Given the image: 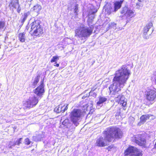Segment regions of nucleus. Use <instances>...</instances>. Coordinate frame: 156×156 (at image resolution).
Masks as SVG:
<instances>
[{"label": "nucleus", "mask_w": 156, "mask_h": 156, "mask_svg": "<svg viewBox=\"0 0 156 156\" xmlns=\"http://www.w3.org/2000/svg\"><path fill=\"white\" fill-rule=\"evenodd\" d=\"M5 25V22L2 20H0V30L3 29Z\"/></svg>", "instance_id": "obj_25"}, {"label": "nucleus", "mask_w": 156, "mask_h": 156, "mask_svg": "<svg viewBox=\"0 0 156 156\" xmlns=\"http://www.w3.org/2000/svg\"><path fill=\"white\" fill-rule=\"evenodd\" d=\"M44 92L43 80H42L41 81V84L35 89L34 93L37 96L40 97L43 95Z\"/></svg>", "instance_id": "obj_10"}, {"label": "nucleus", "mask_w": 156, "mask_h": 156, "mask_svg": "<svg viewBox=\"0 0 156 156\" xmlns=\"http://www.w3.org/2000/svg\"><path fill=\"white\" fill-rule=\"evenodd\" d=\"M110 147H108V149H109V148H110Z\"/></svg>", "instance_id": "obj_39"}, {"label": "nucleus", "mask_w": 156, "mask_h": 156, "mask_svg": "<svg viewBox=\"0 0 156 156\" xmlns=\"http://www.w3.org/2000/svg\"><path fill=\"white\" fill-rule=\"evenodd\" d=\"M19 4L18 0H11L9 7L11 9H12L13 8L16 9L19 6Z\"/></svg>", "instance_id": "obj_14"}, {"label": "nucleus", "mask_w": 156, "mask_h": 156, "mask_svg": "<svg viewBox=\"0 0 156 156\" xmlns=\"http://www.w3.org/2000/svg\"><path fill=\"white\" fill-rule=\"evenodd\" d=\"M152 25L153 24L152 23H149L144 27L143 29V37L144 39H147L149 38L150 34L148 35L147 32Z\"/></svg>", "instance_id": "obj_11"}, {"label": "nucleus", "mask_w": 156, "mask_h": 156, "mask_svg": "<svg viewBox=\"0 0 156 156\" xmlns=\"http://www.w3.org/2000/svg\"><path fill=\"white\" fill-rule=\"evenodd\" d=\"M122 94H120L117 97H116L115 98V100L118 102V103H119L120 99V97H122Z\"/></svg>", "instance_id": "obj_29"}, {"label": "nucleus", "mask_w": 156, "mask_h": 156, "mask_svg": "<svg viewBox=\"0 0 156 156\" xmlns=\"http://www.w3.org/2000/svg\"><path fill=\"white\" fill-rule=\"evenodd\" d=\"M38 102V98L35 96L30 98L23 105L24 109L30 108L35 106Z\"/></svg>", "instance_id": "obj_6"}, {"label": "nucleus", "mask_w": 156, "mask_h": 156, "mask_svg": "<svg viewBox=\"0 0 156 156\" xmlns=\"http://www.w3.org/2000/svg\"><path fill=\"white\" fill-rule=\"evenodd\" d=\"M123 0H120L119 1L116 2L114 3V11L116 12L120 9L123 2Z\"/></svg>", "instance_id": "obj_15"}, {"label": "nucleus", "mask_w": 156, "mask_h": 156, "mask_svg": "<svg viewBox=\"0 0 156 156\" xmlns=\"http://www.w3.org/2000/svg\"><path fill=\"white\" fill-rule=\"evenodd\" d=\"M74 12L76 14L78 12V5H76L75 6V9H74Z\"/></svg>", "instance_id": "obj_32"}, {"label": "nucleus", "mask_w": 156, "mask_h": 156, "mask_svg": "<svg viewBox=\"0 0 156 156\" xmlns=\"http://www.w3.org/2000/svg\"><path fill=\"white\" fill-rule=\"evenodd\" d=\"M134 141L136 143L140 146H143L146 143L145 139L142 138L141 135H137L134 137Z\"/></svg>", "instance_id": "obj_12"}, {"label": "nucleus", "mask_w": 156, "mask_h": 156, "mask_svg": "<svg viewBox=\"0 0 156 156\" xmlns=\"http://www.w3.org/2000/svg\"><path fill=\"white\" fill-rule=\"evenodd\" d=\"M138 1L140 2H142L143 1V0H138Z\"/></svg>", "instance_id": "obj_37"}, {"label": "nucleus", "mask_w": 156, "mask_h": 156, "mask_svg": "<svg viewBox=\"0 0 156 156\" xmlns=\"http://www.w3.org/2000/svg\"><path fill=\"white\" fill-rule=\"evenodd\" d=\"M41 9V6L39 5H37L33 7V9L34 11L37 12V13Z\"/></svg>", "instance_id": "obj_21"}, {"label": "nucleus", "mask_w": 156, "mask_h": 156, "mask_svg": "<svg viewBox=\"0 0 156 156\" xmlns=\"http://www.w3.org/2000/svg\"><path fill=\"white\" fill-rule=\"evenodd\" d=\"M14 143H15V145H18V141H16V142H14Z\"/></svg>", "instance_id": "obj_36"}, {"label": "nucleus", "mask_w": 156, "mask_h": 156, "mask_svg": "<svg viewBox=\"0 0 156 156\" xmlns=\"http://www.w3.org/2000/svg\"><path fill=\"white\" fill-rule=\"evenodd\" d=\"M29 14L30 13L29 12H27L24 14V15H23L22 17V19L21 21L22 23H23L25 22Z\"/></svg>", "instance_id": "obj_22"}, {"label": "nucleus", "mask_w": 156, "mask_h": 156, "mask_svg": "<svg viewBox=\"0 0 156 156\" xmlns=\"http://www.w3.org/2000/svg\"><path fill=\"white\" fill-rule=\"evenodd\" d=\"M119 103L123 107H125L126 105V99L125 98V97L122 95V97H120Z\"/></svg>", "instance_id": "obj_17"}, {"label": "nucleus", "mask_w": 156, "mask_h": 156, "mask_svg": "<svg viewBox=\"0 0 156 156\" xmlns=\"http://www.w3.org/2000/svg\"><path fill=\"white\" fill-rule=\"evenodd\" d=\"M62 124L67 128H69L72 126V123L69 122V120L68 119H65L62 122Z\"/></svg>", "instance_id": "obj_20"}, {"label": "nucleus", "mask_w": 156, "mask_h": 156, "mask_svg": "<svg viewBox=\"0 0 156 156\" xmlns=\"http://www.w3.org/2000/svg\"><path fill=\"white\" fill-rule=\"evenodd\" d=\"M154 147L155 148H156V142H155V144H154Z\"/></svg>", "instance_id": "obj_38"}, {"label": "nucleus", "mask_w": 156, "mask_h": 156, "mask_svg": "<svg viewBox=\"0 0 156 156\" xmlns=\"http://www.w3.org/2000/svg\"><path fill=\"white\" fill-rule=\"evenodd\" d=\"M93 27H88L83 25H81L75 30V36L85 38L89 37L92 34Z\"/></svg>", "instance_id": "obj_3"}, {"label": "nucleus", "mask_w": 156, "mask_h": 156, "mask_svg": "<svg viewBox=\"0 0 156 156\" xmlns=\"http://www.w3.org/2000/svg\"><path fill=\"white\" fill-rule=\"evenodd\" d=\"M96 88H92L91 89V91L89 92V95L91 96H92L93 97H96L97 96V94L96 93L93 92V91L94 90L96 89Z\"/></svg>", "instance_id": "obj_24"}, {"label": "nucleus", "mask_w": 156, "mask_h": 156, "mask_svg": "<svg viewBox=\"0 0 156 156\" xmlns=\"http://www.w3.org/2000/svg\"><path fill=\"white\" fill-rule=\"evenodd\" d=\"M58 59L59 57L56 56H53L51 60V62H55L56 60H58Z\"/></svg>", "instance_id": "obj_27"}, {"label": "nucleus", "mask_w": 156, "mask_h": 156, "mask_svg": "<svg viewBox=\"0 0 156 156\" xmlns=\"http://www.w3.org/2000/svg\"><path fill=\"white\" fill-rule=\"evenodd\" d=\"M146 99L149 101H153L156 98V91L153 89H148L145 92Z\"/></svg>", "instance_id": "obj_8"}, {"label": "nucleus", "mask_w": 156, "mask_h": 156, "mask_svg": "<svg viewBox=\"0 0 156 156\" xmlns=\"http://www.w3.org/2000/svg\"><path fill=\"white\" fill-rule=\"evenodd\" d=\"M103 137L100 136L98 138L95 143L96 146L101 147L108 145V143L115 139H119L122 136V131L116 127H109L103 133Z\"/></svg>", "instance_id": "obj_2"}, {"label": "nucleus", "mask_w": 156, "mask_h": 156, "mask_svg": "<svg viewBox=\"0 0 156 156\" xmlns=\"http://www.w3.org/2000/svg\"><path fill=\"white\" fill-rule=\"evenodd\" d=\"M55 66H56L57 67H58L59 66V64H58L56 63V65H55Z\"/></svg>", "instance_id": "obj_35"}, {"label": "nucleus", "mask_w": 156, "mask_h": 156, "mask_svg": "<svg viewBox=\"0 0 156 156\" xmlns=\"http://www.w3.org/2000/svg\"><path fill=\"white\" fill-rule=\"evenodd\" d=\"M83 114L82 111L80 109H74L70 113V119L73 123L76 126L78 124V121Z\"/></svg>", "instance_id": "obj_5"}, {"label": "nucleus", "mask_w": 156, "mask_h": 156, "mask_svg": "<svg viewBox=\"0 0 156 156\" xmlns=\"http://www.w3.org/2000/svg\"><path fill=\"white\" fill-rule=\"evenodd\" d=\"M31 143V141L28 138H26L24 140V143L25 144L27 145H29Z\"/></svg>", "instance_id": "obj_28"}, {"label": "nucleus", "mask_w": 156, "mask_h": 156, "mask_svg": "<svg viewBox=\"0 0 156 156\" xmlns=\"http://www.w3.org/2000/svg\"><path fill=\"white\" fill-rule=\"evenodd\" d=\"M109 26L111 28H116V24L114 22H112L109 23Z\"/></svg>", "instance_id": "obj_26"}, {"label": "nucleus", "mask_w": 156, "mask_h": 156, "mask_svg": "<svg viewBox=\"0 0 156 156\" xmlns=\"http://www.w3.org/2000/svg\"><path fill=\"white\" fill-rule=\"evenodd\" d=\"M15 143L14 142H10L9 143V148H12V147L15 146Z\"/></svg>", "instance_id": "obj_30"}, {"label": "nucleus", "mask_w": 156, "mask_h": 156, "mask_svg": "<svg viewBox=\"0 0 156 156\" xmlns=\"http://www.w3.org/2000/svg\"><path fill=\"white\" fill-rule=\"evenodd\" d=\"M125 154L126 155H129V156H140V153L139 152L136 148L130 146L126 150Z\"/></svg>", "instance_id": "obj_7"}, {"label": "nucleus", "mask_w": 156, "mask_h": 156, "mask_svg": "<svg viewBox=\"0 0 156 156\" xmlns=\"http://www.w3.org/2000/svg\"><path fill=\"white\" fill-rule=\"evenodd\" d=\"M150 115L147 114L142 115L140 118V122L143 124L149 118Z\"/></svg>", "instance_id": "obj_16"}, {"label": "nucleus", "mask_w": 156, "mask_h": 156, "mask_svg": "<svg viewBox=\"0 0 156 156\" xmlns=\"http://www.w3.org/2000/svg\"><path fill=\"white\" fill-rule=\"evenodd\" d=\"M31 33L36 36H40L43 33V29L42 27L40 25L38 21L33 22L30 24Z\"/></svg>", "instance_id": "obj_4"}, {"label": "nucleus", "mask_w": 156, "mask_h": 156, "mask_svg": "<svg viewBox=\"0 0 156 156\" xmlns=\"http://www.w3.org/2000/svg\"><path fill=\"white\" fill-rule=\"evenodd\" d=\"M155 82L156 83V79H155Z\"/></svg>", "instance_id": "obj_40"}, {"label": "nucleus", "mask_w": 156, "mask_h": 156, "mask_svg": "<svg viewBox=\"0 0 156 156\" xmlns=\"http://www.w3.org/2000/svg\"><path fill=\"white\" fill-rule=\"evenodd\" d=\"M143 5L140 2H138L136 3V7L137 8H139L140 7H142Z\"/></svg>", "instance_id": "obj_31"}, {"label": "nucleus", "mask_w": 156, "mask_h": 156, "mask_svg": "<svg viewBox=\"0 0 156 156\" xmlns=\"http://www.w3.org/2000/svg\"><path fill=\"white\" fill-rule=\"evenodd\" d=\"M40 78V76H37L35 79L34 80L33 83V85L34 86V87L36 85L37 83L39 82Z\"/></svg>", "instance_id": "obj_23"}, {"label": "nucleus", "mask_w": 156, "mask_h": 156, "mask_svg": "<svg viewBox=\"0 0 156 156\" xmlns=\"http://www.w3.org/2000/svg\"><path fill=\"white\" fill-rule=\"evenodd\" d=\"M68 105V104L66 105H64L63 106L62 105H59L58 107H55L54 110L57 113H63L65 110H67Z\"/></svg>", "instance_id": "obj_13"}, {"label": "nucleus", "mask_w": 156, "mask_h": 156, "mask_svg": "<svg viewBox=\"0 0 156 156\" xmlns=\"http://www.w3.org/2000/svg\"><path fill=\"white\" fill-rule=\"evenodd\" d=\"M22 140V138H21L19 139L18 140V145H19L21 143V141Z\"/></svg>", "instance_id": "obj_33"}, {"label": "nucleus", "mask_w": 156, "mask_h": 156, "mask_svg": "<svg viewBox=\"0 0 156 156\" xmlns=\"http://www.w3.org/2000/svg\"><path fill=\"white\" fill-rule=\"evenodd\" d=\"M18 36L19 40L20 42H23L25 41V33H20L19 34Z\"/></svg>", "instance_id": "obj_19"}, {"label": "nucleus", "mask_w": 156, "mask_h": 156, "mask_svg": "<svg viewBox=\"0 0 156 156\" xmlns=\"http://www.w3.org/2000/svg\"><path fill=\"white\" fill-rule=\"evenodd\" d=\"M107 100V98L102 97H100L97 103V104L100 106L102 105L103 103L106 101Z\"/></svg>", "instance_id": "obj_18"}, {"label": "nucleus", "mask_w": 156, "mask_h": 156, "mask_svg": "<svg viewBox=\"0 0 156 156\" xmlns=\"http://www.w3.org/2000/svg\"><path fill=\"white\" fill-rule=\"evenodd\" d=\"M17 7H18L17 12H18L20 13L21 10V8L20 7L19 4V6H17Z\"/></svg>", "instance_id": "obj_34"}, {"label": "nucleus", "mask_w": 156, "mask_h": 156, "mask_svg": "<svg viewBox=\"0 0 156 156\" xmlns=\"http://www.w3.org/2000/svg\"><path fill=\"white\" fill-rule=\"evenodd\" d=\"M130 74V71L126 66H122L116 71L112 80L113 83L109 87L110 93L114 95L118 93L121 88L126 83Z\"/></svg>", "instance_id": "obj_1"}, {"label": "nucleus", "mask_w": 156, "mask_h": 156, "mask_svg": "<svg viewBox=\"0 0 156 156\" xmlns=\"http://www.w3.org/2000/svg\"><path fill=\"white\" fill-rule=\"evenodd\" d=\"M121 13L123 14L127 18H131L134 16V12L127 7H123L121 12Z\"/></svg>", "instance_id": "obj_9"}]
</instances>
